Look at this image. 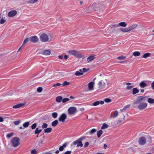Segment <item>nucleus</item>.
Instances as JSON below:
<instances>
[{
  "instance_id": "nucleus-1",
  "label": "nucleus",
  "mask_w": 154,
  "mask_h": 154,
  "mask_svg": "<svg viewBox=\"0 0 154 154\" xmlns=\"http://www.w3.org/2000/svg\"><path fill=\"white\" fill-rule=\"evenodd\" d=\"M147 96H139L133 102L132 106L134 108L136 107V105L138 104L137 107L140 110H142L145 109L147 106V104L145 102L148 98Z\"/></svg>"
},
{
  "instance_id": "nucleus-2",
  "label": "nucleus",
  "mask_w": 154,
  "mask_h": 154,
  "mask_svg": "<svg viewBox=\"0 0 154 154\" xmlns=\"http://www.w3.org/2000/svg\"><path fill=\"white\" fill-rule=\"evenodd\" d=\"M20 138L16 137H14L12 139L11 143L14 147H17L20 144Z\"/></svg>"
},
{
  "instance_id": "nucleus-3",
  "label": "nucleus",
  "mask_w": 154,
  "mask_h": 154,
  "mask_svg": "<svg viewBox=\"0 0 154 154\" xmlns=\"http://www.w3.org/2000/svg\"><path fill=\"white\" fill-rule=\"evenodd\" d=\"M40 41L42 42H45L49 41L48 36L45 33H42L40 36Z\"/></svg>"
},
{
  "instance_id": "nucleus-4",
  "label": "nucleus",
  "mask_w": 154,
  "mask_h": 154,
  "mask_svg": "<svg viewBox=\"0 0 154 154\" xmlns=\"http://www.w3.org/2000/svg\"><path fill=\"white\" fill-rule=\"evenodd\" d=\"M146 142V138L143 136L140 137L138 139V143L140 145H144Z\"/></svg>"
},
{
  "instance_id": "nucleus-5",
  "label": "nucleus",
  "mask_w": 154,
  "mask_h": 154,
  "mask_svg": "<svg viewBox=\"0 0 154 154\" xmlns=\"http://www.w3.org/2000/svg\"><path fill=\"white\" fill-rule=\"evenodd\" d=\"M77 109L76 107L72 106L70 107L68 109V113L69 115H73L77 111Z\"/></svg>"
},
{
  "instance_id": "nucleus-6",
  "label": "nucleus",
  "mask_w": 154,
  "mask_h": 154,
  "mask_svg": "<svg viewBox=\"0 0 154 154\" xmlns=\"http://www.w3.org/2000/svg\"><path fill=\"white\" fill-rule=\"evenodd\" d=\"M69 54L72 55H74L77 57H80L81 55L79 54L78 52L74 50L69 51Z\"/></svg>"
},
{
  "instance_id": "nucleus-7",
  "label": "nucleus",
  "mask_w": 154,
  "mask_h": 154,
  "mask_svg": "<svg viewBox=\"0 0 154 154\" xmlns=\"http://www.w3.org/2000/svg\"><path fill=\"white\" fill-rule=\"evenodd\" d=\"M29 41L33 43L37 42L38 41V38L37 36L35 35L30 37L29 38Z\"/></svg>"
},
{
  "instance_id": "nucleus-8",
  "label": "nucleus",
  "mask_w": 154,
  "mask_h": 154,
  "mask_svg": "<svg viewBox=\"0 0 154 154\" xmlns=\"http://www.w3.org/2000/svg\"><path fill=\"white\" fill-rule=\"evenodd\" d=\"M67 115L65 113H63L59 118V121L64 122L65 120L66 119Z\"/></svg>"
},
{
  "instance_id": "nucleus-9",
  "label": "nucleus",
  "mask_w": 154,
  "mask_h": 154,
  "mask_svg": "<svg viewBox=\"0 0 154 154\" xmlns=\"http://www.w3.org/2000/svg\"><path fill=\"white\" fill-rule=\"evenodd\" d=\"M73 144L74 145H75L77 144V146H81L82 147L83 146V144L82 142L80 140H79V139L73 142Z\"/></svg>"
},
{
  "instance_id": "nucleus-10",
  "label": "nucleus",
  "mask_w": 154,
  "mask_h": 154,
  "mask_svg": "<svg viewBox=\"0 0 154 154\" xmlns=\"http://www.w3.org/2000/svg\"><path fill=\"white\" fill-rule=\"evenodd\" d=\"M98 85L99 86V88L100 89H103L105 86L106 84L105 83L101 80L98 83Z\"/></svg>"
},
{
  "instance_id": "nucleus-11",
  "label": "nucleus",
  "mask_w": 154,
  "mask_h": 154,
  "mask_svg": "<svg viewBox=\"0 0 154 154\" xmlns=\"http://www.w3.org/2000/svg\"><path fill=\"white\" fill-rule=\"evenodd\" d=\"M17 11L15 10H13L10 11L8 14V16L10 17H14L17 14Z\"/></svg>"
},
{
  "instance_id": "nucleus-12",
  "label": "nucleus",
  "mask_w": 154,
  "mask_h": 154,
  "mask_svg": "<svg viewBox=\"0 0 154 154\" xmlns=\"http://www.w3.org/2000/svg\"><path fill=\"white\" fill-rule=\"evenodd\" d=\"M101 4L100 3H98L97 4L96 3H94L92 5V7L93 8V9L94 10H97L96 8H102L101 7H100Z\"/></svg>"
},
{
  "instance_id": "nucleus-13",
  "label": "nucleus",
  "mask_w": 154,
  "mask_h": 154,
  "mask_svg": "<svg viewBox=\"0 0 154 154\" xmlns=\"http://www.w3.org/2000/svg\"><path fill=\"white\" fill-rule=\"evenodd\" d=\"M25 103H20L16 105L13 106V108L14 109H17L18 108H19L21 107L22 106H23L24 105H25Z\"/></svg>"
},
{
  "instance_id": "nucleus-14",
  "label": "nucleus",
  "mask_w": 154,
  "mask_h": 154,
  "mask_svg": "<svg viewBox=\"0 0 154 154\" xmlns=\"http://www.w3.org/2000/svg\"><path fill=\"white\" fill-rule=\"evenodd\" d=\"M42 54L45 55H49L51 54V51L50 50H46L44 51Z\"/></svg>"
},
{
  "instance_id": "nucleus-15",
  "label": "nucleus",
  "mask_w": 154,
  "mask_h": 154,
  "mask_svg": "<svg viewBox=\"0 0 154 154\" xmlns=\"http://www.w3.org/2000/svg\"><path fill=\"white\" fill-rule=\"evenodd\" d=\"M94 82H91L88 84V87L89 90H91L93 88Z\"/></svg>"
},
{
  "instance_id": "nucleus-16",
  "label": "nucleus",
  "mask_w": 154,
  "mask_h": 154,
  "mask_svg": "<svg viewBox=\"0 0 154 154\" xmlns=\"http://www.w3.org/2000/svg\"><path fill=\"white\" fill-rule=\"evenodd\" d=\"M137 26L138 25L137 24H134L132 25L131 26L128 28L129 31H130L131 30H133L137 27Z\"/></svg>"
},
{
  "instance_id": "nucleus-17",
  "label": "nucleus",
  "mask_w": 154,
  "mask_h": 154,
  "mask_svg": "<svg viewBox=\"0 0 154 154\" xmlns=\"http://www.w3.org/2000/svg\"><path fill=\"white\" fill-rule=\"evenodd\" d=\"M139 86L141 88H144L147 86V85L144 81L141 82L139 84Z\"/></svg>"
},
{
  "instance_id": "nucleus-18",
  "label": "nucleus",
  "mask_w": 154,
  "mask_h": 154,
  "mask_svg": "<svg viewBox=\"0 0 154 154\" xmlns=\"http://www.w3.org/2000/svg\"><path fill=\"white\" fill-rule=\"evenodd\" d=\"M95 58L94 56H91L88 57L87 59V61L88 62H90L92 60H93Z\"/></svg>"
},
{
  "instance_id": "nucleus-19",
  "label": "nucleus",
  "mask_w": 154,
  "mask_h": 154,
  "mask_svg": "<svg viewBox=\"0 0 154 154\" xmlns=\"http://www.w3.org/2000/svg\"><path fill=\"white\" fill-rule=\"evenodd\" d=\"M119 30L123 32H130L129 30L128 29V28H120Z\"/></svg>"
},
{
  "instance_id": "nucleus-20",
  "label": "nucleus",
  "mask_w": 154,
  "mask_h": 154,
  "mask_svg": "<svg viewBox=\"0 0 154 154\" xmlns=\"http://www.w3.org/2000/svg\"><path fill=\"white\" fill-rule=\"evenodd\" d=\"M96 131V130L95 129L93 128L89 132H88L87 134L92 135Z\"/></svg>"
},
{
  "instance_id": "nucleus-21",
  "label": "nucleus",
  "mask_w": 154,
  "mask_h": 154,
  "mask_svg": "<svg viewBox=\"0 0 154 154\" xmlns=\"http://www.w3.org/2000/svg\"><path fill=\"white\" fill-rule=\"evenodd\" d=\"M62 99L63 98L62 96H58L56 98V101L58 103H60L61 101H62Z\"/></svg>"
},
{
  "instance_id": "nucleus-22",
  "label": "nucleus",
  "mask_w": 154,
  "mask_h": 154,
  "mask_svg": "<svg viewBox=\"0 0 154 154\" xmlns=\"http://www.w3.org/2000/svg\"><path fill=\"white\" fill-rule=\"evenodd\" d=\"M132 94L133 95H134L137 93H138L139 92V90L136 88H133L132 89Z\"/></svg>"
},
{
  "instance_id": "nucleus-23",
  "label": "nucleus",
  "mask_w": 154,
  "mask_h": 154,
  "mask_svg": "<svg viewBox=\"0 0 154 154\" xmlns=\"http://www.w3.org/2000/svg\"><path fill=\"white\" fill-rule=\"evenodd\" d=\"M42 129H39L38 128H36L35 131L34 133L35 134H37V135H38L42 131Z\"/></svg>"
},
{
  "instance_id": "nucleus-24",
  "label": "nucleus",
  "mask_w": 154,
  "mask_h": 154,
  "mask_svg": "<svg viewBox=\"0 0 154 154\" xmlns=\"http://www.w3.org/2000/svg\"><path fill=\"white\" fill-rule=\"evenodd\" d=\"M119 26H121L123 27H125L127 25L125 22H122L120 23H119Z\"/></svg>"
},
{
  "instance_id": "nucleus-25",
  "label": "nucleus",
  "mask_w": 154,
  "mask_h": 154,
  "mask_svg": "<svg viewBox=\"0 0 154 154\" xmlns=\"http://www.w3.org/2000/svg\"><path fill=\"white\" fill-rule=\"evenodd\" d=\"M58 123V121L57 120H55L51 123V125L53 127H55Z\"/></svg>"
},
{
  "instance_id": "nucleus-26",
  "label": "nucleus",
  "mask_w": 154,
  "mask_h": 154,
  "mask_svg": "<svg viewBox=\"0 0 154 154\" xmlns=\"http://www.w3.org/2000/svg\"><path fill=\"white\" fill-rule=\"evenodd\" d=\"M52 130V129L51 128H48L44 129L45 133H50Z\"/></svg>"
},
{
  "instance_id": "nucleus-27",
  "label": "nucleus",
  "mask_w": 154,
  "mask_h": 154,
  "mask_svg": "<svg viewBox=\"0 0 154 154\" xmlns=\"http://www.w3.org/2000/svg\"><path fill=\"white\" fill-rule=\"evenodd\" d=\"M103 132L102 130H99L97 131V137L98 138H99L100 137L101 135L103 134Z\"/></svg>"
},
{
  "instance_id": "nucleus-28",
  "label": "nucleus",
  "mask_w": 154,
  "mask_h": 154,
  "mask_svg": "<svg viewBox=\"0 0 154 154\" xmlns=\"http://www.w3.org/2000/svg\"><path fill=\"white\" fill-rule=\"evenodd\" d=\"M133 55L135 57H137L139 56L140 53V52L138 51H135L133 53Z\"/></svg>"
},
{
  "instance_id": "nucleus-29",
  "label": "nucleus",
  "mask_w": 154,
  "mask_h": 154,
  "mask_svg": "<svg viewBox=\"0 0 154 154\" xmlns=\"http://www.w3.org/2000/svg\"><path fill=\"white\" fill-rule=\"evenodd\" d=\"M148 102L150 104L154 103V99L151 98H149L147 100Z\"/></svg>"
},
{
  "instance_id": "nucleus-30",
  "label": "nucleus",
  "mask_w": 154,
  "mask_h": 154,
  "mask_svg": "<svg viewBox=\"0 0 154 154\" xmlns=\"http://www.w3.org/2000/svg\"><path fill=\"white\" fill-rule=\"evenodd\" d=\"M108 125L106 123H104L103 124L102 126L101 127L102 129H104L108 127Z\"/></svg>"
},
{
  "instance_id": "nucleus-31",
  "label": "nucleus",
  "mask_w": 154,
  "mask_h": 154,
  "mask_svg": "<svg viewBox=\"0 0 154 154\" xmlns=\"http://www.w3.org/2000/svg\"><path fill=\"white\" fill-rule=\"evenodd\" d=\"M130 106H131V105L130 104L126 105L124 107V108L122 109H120V111H121L122 112L123 110H125L127 108H129Z\"/></svg>"
},
{
  "instance_id": "nucleus-32",
  "label": "nucleus",
  "mask_w": 154,
  "mask_h": 154,
  "mask_svg": "<svg viewBox=\"0 0 154 154\" xmlns=\"http://www.w3.org/2000/svg\"><path fill=\"white\" fill-rule=\"evenodd\" d=\"M83 74V72H80L79 71H77L75 72V74L76 76H80L82 75Z\"/></svg>"
},
{
  "instance_id": "nucleus-33",
  "label": "nucleus",
  "mask_w": 154,
  "mask_h": 154,
  "mask_svg": "<svg viewBox=\"0 0 154 154\" xmlns=\"http://www.w3.org/2000/svg\"><path fill=\"white\" fill-rule=\"evenodd\" d=\"M58 114L56 112H53L52 114V117L54 119H56L57 117Z\"/></svg>"
},
{
  "instance_id": "nucleus-34",
  "label": "nucleus",
  "mask_w": 154,
  "mask_h": 154,
  "mask_svg": "<svg viewBox=\"0 0 154 154\" xmlns=\"http://www.w3.org/2000/svg\"><path fill=\"white\" fill-rule=\"evenodd\" d=\"M150 54L149 53H146L144 54L143 56V57L144 58H146L148 57H149L150 55Z\"/></svg>"
},
{
  "instance_id": "nucleus-35",
  "label": "nucleus",
  "mask_w": 154,
  "mask_h": 154,
  "mask_svg": "<svg viewBox=\"0 0 154 154\" xmlns=\"http://www.w3.org/2000/svg\"><path fill=\"white\" fill-rule=\"evenodd\" d=\"M29 124V122H26L23 124V126L24 128L27 127Z\"/></svg>"
},
{
  "instance_id": "nucleus-36",
  "label": "nucleus",
  "mask_w": 154,
  "mask_h": 154,
  "mask_svg": "<svg viewBox=\"0 0 154 154\" xmlns=\"http://www.w3.org/2000/svg\"><path fill=\"white\" fill-rule=\"evenodd\" d=\"M69 84V83L66 81L64 82L62 84V85L63 86H65L66 85H68Z\"/></svg>"
},
{
  "instance_id": "nucleus-37",
  "label": "nucleus",
  "mask_w": 154,
  "mask_h": 154,
  "mask_svg": "<svg viewBox=\"0 0 154 154\" xmlns=\"http://www.w3.org/2000/svg\"><path fill=\"white\" fill-rule=\"evenodd\" d=\"M13 133H9L7 134V137L8 138H10V137H11L13 135Z\"/></svg>"
},
{
  "instance_id": "nucleus-38",
  "label": "nucleus",
  "mask_w": 154,
  "mask_h": 154,
  "mask_svg": "<svg viewBox=\"0 0 154 154\" xmlns=\"http://www.w3.org/2000/svg\"><path fill=\"white\" fill-rule=\"evenodd\" d=\"M69 99L68 98H64L63 99H62V102L63 103H65L67 101H68L69 100Z\"/></svg>"
},
{
  "instance_id": "nucleus-39",
  "label": "nucleus",
  "mask_w": 154,
  "mask_h": 154,
  "mask_svg": "<svg viewBox=\"0 0 154 154\" xmlns=\"http://www.w3.org/2000/svg\"><path fill=\"white\" fill-rule=\"evenodd\" d=\"M37 126V124L36 123H35L34 124H32L31 126V128L32 129H34L35 128H36Z\"/></svg>"
},
{
  "instance_id": "nucleus-40",
  "label": "nucleus",
  "mask_w": 154,
  "mask_h": 154,
  "mask_svg": "<svg viewBox=\"0 0 154 154\" xmlns=\"http://www.w3.org/2000/svg\"><path fill=\"white\" fill-rule=\"evenodd\" d=\"M43 90V88L41 87H39L37 89V91L38 93L41 92Z\"/></svg>"
},
{
  "instance_id": "nucleus-41",
  "label": "nucleus",
  "mask_w": 154,
  "mask_h": 154,
  "mask_svg": "<svg viewBox=\"0 0 154 154\" xmlns=\"http://www.w3.org/2000/svg\"><path fill=\"white\" fill-rule=\"evenodd\" d=\"M147 138L148 139V142H149V143H152V138L150 136H147Z\"/></svg>"
},
{
  "instance_id": "nucleus-42",
  "label": "nucleus",
  "mask_w": 154,
  "mask_h": 154,
  "mask_svg": "<svg viewBox=\"0 0 154 154\" xmlns=\"http://www.w3.org/2000/svg\"><path fill=\"white\" fill-rule=\"evenodd\" d=\"M29 41V38H27L24 41L23 44L22 45V46H23L24 45H25Z\"/></svg>"
},
{
  "instance_id": "nucleus-43",
  "label": "nucleus",
  "mask_w": 154,
  "mask_h": 154,
  "mask_svg": "<svg viewBox=\"0 0 154 154\" xmlns=\"http://www.w3.org/2000/svg\"><path fill=\"white\" fill-rule=\"evenodd\" d=\"M118 115V111L116 110L115 111L114 115L113 116V118H114L116 117Z\"/></svg>"
},
{
  "instance_id": "nucleus-44",
  "label": "nucleus",
  "mask_w": 154,
  "mask_h": 154,
  "mask_svg": "<svg viewBox=\"0 0 154 154\" xmlns=\"http://www.w3.org/2000/svg\"><path fill=\"white\" fill-rule=\"evenodd\" d=\"M48 127V124L45 123H43V124L42 126V128H46Z\"/></svg>"
},
{
  "instance_id": "nucleus-45",
  "label": "nucleus",
  "mask_w": 154,
  "mask_h": 154,
  "mask_svg": "<svg viewBox=\"0 0 154 154\" xmlns=\"http://www.w3.org/2000/svg\"><path fill=\"white\" fill-rule=\"evenodd\" d=\"M20 123V120H18L17 121H15L14 122V124L15 125H18Z\"/></svg>"
},
{
  "instance_id": "nucleus-46",
  "label": "nucleus",
  "mask_w": 154,
  "mask_h": 154,
  "mask_svg": "<svg viewBox=\"0 0 154 154\" xmlns=\"http://www.w3.org/2000/svg\"><path fill=\"white\" fill-rule=\"evenodd\" d=\"M100 104L99 101H98L94 102L93 103V105L94 106H96Z\"/></svg>"
},
{
  "instance_id": "nucleus-47",
  "label": "nucleus",
  "mask_w": 154,
  "mask_h": 154,
  "mask_svg": "<svg viewBox=\"0 0 154 154\" xmlns=\"http://www.w3.org/2000/svg\"><path fill=\"white\" fill-rule=\"evenodd\" d=\"M104 100L106 103H109L111 101V100L110 99L108 98L105 99Z\"/></svg>"
},
{
  "instance_id": "nucleus-48",
  "label": "nucleus",
  "mask_w": 154,
  "mask_h": 154,
  "mask_svg": "<svg viewBox=\"0 0 154 154\" xmlns=\"http://www.w3.org/2000/svg\"><path fill=\"white\" fill-rule=\"evenodd\" d=\"M125 57L123 56H121L120 57H118L117 58L119 60H122L125 59Z\"/></svg>"
},
{
  "instance_id": "nucleus-49",
  "label": "nucleus",
  "mask_w": 154,
  "mask_h": 154,
  "mask_svg": "<svg viewBox=\"0 0 154 154\" xmlns=\"http://www.w3.org/2000/svg\"><path fill=\"white\" fill-rule=\"evenodd\" d=\"M85 138H86L85 137L83 136V137H80L78 139L79 140H80V141H81L82 142V141L84 140Z\"/></svg>"
},
{
  "instance_id": "nucleus-50",
  "label": "nucleus",
  "mask_w": 154,
  "mask_h": 154,
  "mask_svg": "<svg viewBox=\"0 0 154 154\" xmlns=\"http://www.w3.org/2000/svg\"><path fill=\"white\" fill-rule=\"evenodd\" d=\"M62 85V84L60 83L55 84L53 85V87H57Z\"/></svg>"
},
{
  "instance_id": "nucleus-51",
  "label": "nucleus",
  "mask_w": 154,
  "mask_h": 154,
  "mask_svg": "<svg viewBox=\"0 0 154 154\" xmlns=\"http://www.w3.org/2000/svg\"><path fill=\"white\" fill-rule=\"evenodd\" d=\"M36 152L37 151L35 149L32 150L31 151V153L32 154H36Z\"/></svg>"
},
{
  "instance_id": "nucleus-52",
  "label": "nucleus",
  "mask_w": 154,
  "mask_h": 154,
  "mask_svg": "<svg viewBox=\"0 0 154 154\" xmlns=\"http://www.w3.org/2000/svg\"><path fill=\"white\" fill-rule=\"evenodd\" d=\"M134 87V85H131L130 86H127L126 87V88L128 90H130Z\"/></svg>"
},
{
  "instance_id": "nucleus-53",
  "label": "nucleus",
  "mask_w": 154,
  "mask_h": 154,
  "mask_svg": "<svg viewBox=\"0 0 154 154\" xmlns=\"http://www.w3.org/2000/svg\"><path fill=\"white\" fill-rule=\"evenodd\" d=\"M88 145H89V143H88V142H86L85 143L84 147L85 148H86V147H87V146H88Z\"/></svg>"
},
{
  "instance_id": "nucleus-54",
  "label": "nucleus",
  "mask_w": 154,
  "mask_h": 154,
  "mask_svg": "<svg viewBox=\"0 0 154 154\" xmlns=\"http://www.w3.org/2000/svg\"><path fill=\"white\" fill-rule=\"evenodd\" d=\"M83 72H86L88 71L89 70V69H86L85 68H83Z\"/></svg>"
},
{
  "instance_id": "nucleus-55",
  "label": "nucleus",
  "mask_w": 154,
  "mask_h": 154,
  "mask_svg": "<svg viewBox=\"0 0 154 154\" xmlns=\"http://www.w3.org/2000/svg\"><path fill=\"white\" fill-rule=\"evenodd\" d=\"M64 148L62 146H61L59 148V150L60 151H62L64 150Z\"/></svg>"
},
{
  "instance_id": "nucleus-56",
  "label": "nucleus",
  "mask_w": 154,
  "mask_h": 154,
  "mask_svg": "<svg viewBox=\"0 0 154 154\" xmlns=\"http://www.w3.org/2000/svg\"><path fill=\"white\" fill-rule=\"evenodd\" d=\"M71 151H68L64 153V154H71Z\"/></svg>"
},
{
  "instance_id": "nucleus-57",
  "label": "nucleus",
  "mask_w": 154,
  "mask_h": 154,
  "mask_svg": "<svg viewBox=\"0 0 154 154\" xmlns=\"http://www.w3.org/2000/svg\"><path fill=\"white\" fill-rule=\"evenodd\" d=\"M112 27H119V24H113L112 25Z\"/></svg>"
},
{
  "instance_id": "nucleus-58",
  "label": "nucleus",
  "mask_w": 154,
  "mask_h": 154,
  "mask_svg": "<svg viewBox=\"0 0 154 154\" xmlns=\"http://www.w3.org/2000/svg\"><path fill=\"white\" fill-rule=\"evenodd\" d=\"M151 85L152 89L154 90V81L151 83Z\"/></svg>"
},
{
  "instance_id": "nucleus-59",
  "label": "nucleus",
  "mask_w": 154,
  "mask_h": 154,
  "mask_svg": "<svg viewBox=\"0 0 154 154\" xmlns=\"http://www.w3.org/2000/svg\"><path fill=\"white\" fill-rule=\"evenodd\" d=\"M67 143H64L63 145V146H62L63 148H65L66 146Z\"/></svg>"
},
{
  "instance_id": "nucleus-60",
  "label": "nucleus",
  "mask_w": 154,
  "mask_h": 154,
  "mask_svg": "<svg viewBox=\"0 0 154 154\" xmlns=\"http://www.w3.org/2000/svg\"><path fill=\"white\" fill-rule=\"evenodd\" d=\"M4 121V119L2 117H0V122H3Z\"/></svg>"
},
{
  "instance_id": "nucleus-61",
  "label": "nucleus",
  "mask_w": 154,
  "mask_h": 154,
  "mask_svg": "<svg viewBox=\"0 0 154 154\" xmlns=\"http://www.w3.org/2000/svg\"><path fill=\"white\" fill-rule=\"evenodd\" d=\"M100 104H103L104 103V101H99Z\"/></svg>"
},
{
  "instance_id": "nucleus-62",
  "label": "nucleus",
  "mask_w": 154,
  "mask_h": 154,
  "mask_svg": "<svg viewBox=\"0 0 154 154\" xmlns=\"http://www.w3.org/2000/svg\"><path fill=\"white\" fill-rule=\"evenodd\" d=\"M29 3L31 4H33V0H30L29 2Z\"/></svg>"
},
{
  "instance_id": "nucleus-63",
  "label": "nucleus",
  "mask_w": 154,
  "mask_h": 154,
  "mask_svg": "<svg viewBox=\"0 0 154 154\" xmlns=\"http://www.w3.org/2000/svg\"><path fill=\"white\" fill-rule=\"evenodd\" d=\"M58 57H59V58L60 59H62V58H63V56L61 55H59L58 56Z\"/></svg>"
},
{
  "instance_id": "nucleus-64",
  "label": "nucleus",
  "mask_w": 154,
  "mask_h": 154,
  "mask_svg": "<svg viewBox=\"0 0 154 154\" xmlns=\"http://www.w3.org/2000/svg\"><path fill=\"white\" fill-rule=\"evenodd\" d=\"M44 154H52V153L51 152H47L44 153Z\"/></svg>"
}]
</instances>
